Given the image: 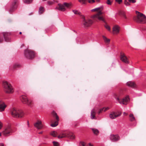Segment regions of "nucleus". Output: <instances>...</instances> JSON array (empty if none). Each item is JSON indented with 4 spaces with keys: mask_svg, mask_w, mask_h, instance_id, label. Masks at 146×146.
<instances>
[{
    "mask_svg": "<svg viewBox=\"0 0 146 146\" xmlns=\"http://www.w3.org/2000/svg\"><path fill=\"white\" fill-rule=\"evenodd\" d=\"M136 12L137 16L134 17V20L138 23H146V17L145 15L137 11Z\"/></svg>",
    "mask_w": 146,
    "mask_h": 146,
    "instance_id": "f257e3e1",
    "label": "nucleus"
},
{
    "mask_svg": "<svg viewBox=\"0 0 146 146\" xmlns=\"http://www.w3.org/2000/svg\"><path fill=\"white\" fill-rule=\"evenodd\" d=\"M11 112L12 116L15 117L21 118L24 115V113L22 111L15 108L11 110Z\"/></svg>",
    "mask_w": 146,
    "mask_h": 146,
    "instance_id": "f03ea898",
    "label": "nucleus"
},
{
    "mask_svg": "<svg viewBox=\"0 0 146 146\" xmlns=\"http://www.w3.org/2000/svg\"><path fill=\"white\" fill-rule=\"evenodd\" d=\"M119 95L118 94H115L113 95L114 97L116 100V102L117 103L119 102L121 104L126 105L129 100V98L128 96H126L121 100H119Z\"/></svg>",
    "mask_w": 146,
    "mask_h": 146,
    "instance_id": "7ed1b4c3",
    "label": "nucleus"
},
{
    "mask_svg": "<svg viewBox=\"0 0 146 146\" xmlns=\"http://www.w3.org/2000/svg\"><path fill=\"white\" fill-rule=\"evenodd\" d=\"M75 137V136L72 133L68 131L62 132L58 137V139L64 137H68L71 139H74Z\"/></svg>",
    "mask_w": 146,
    "mask_h": 146,
    "instance_id": "20e7f679",
    "label": "nucleus"
},
{
    "mask_svg": "<svg viewBox=\"0 0 146 146\" xmlns=\"http://www.w3.org/2000/svg\"><path fill=\"white\" fill-rule=\"evenodd\" d=\"M3 85L5 92L7 93H11L13 92V88L11 85L7 81H3Z\"/></svg>",
    "mask_w": 146,
    "mask_h": 146,
    "instance_id": "39448f33",
    "label": "nucleus"
},
{
    "mask_svg": "<svg viewBox=\"0 0 146 146\" xmlns=\"http://www.w3.org/2000/svg\"><path fill=\"white\" fill-rule=\"evenodd\" d=\"M25 56L28 59H32L35 56L34 52L29 50H27L24 51Z\"/></svg>",
    "mask_w": 146,
    "mask_h": 146,
    "instance_id": "423d86ee",
    "label": "nucleus"
},
{
    "mask_svg": "<svg viewBox=\"0 0 146 146\" xmlns=\"http://www.w3.org/2000/svg\"><path fill=\"white\" fill-rule=\"evenodd\" d=\"M20 98L23 103L26 104L28 106H30L31 105L32 101L31 100H28L26 96L22 95L20 97Z\"/></svg>",
    "mask_w": 146,
    "mask_h": 146,
    "instance_id": "0eeeda50",
    "label": "nucleus"
},
{
    "mask_svg": "<svg viewBox=\"0 0 146 146\" xmlns=\"http://www.w3.org/2000/svg\"><path fill=\"white\" fill-rule=\"evenodd\" d=\"M82 24L84 27H87L90 26L93 23V21L90 19L86 20L84 16L82 17Z\"/></svg>",
    "mask_w": 146,
    "mask_h": 146,
    "instance_id": "6e6552de",
    "label": "nucleus"
},
{
    "mask_svg": "<svg viewBox=\"0 0 146 146\" xmlns=\"http://www.w3.org/2000/svg\"><path fill=\"white\" fill-rule=\"evenodd\" d=\"M52 114L53 116L55 117L56 121L54 123L51 124L50 125L52 127H55L58 124V121L59 120V117L57 115L56 113L54 111H53L52 112Z\"/></svg>",
    "mask_w": 146,
    "mask_h": 146,
    "instance_id": "1a4fd4ad",
    "label": "nucleus"
},
{
    "mask_svg": "<svg viewBox=\"0 0 146 146\" xmlns=\"http://www.w3.org/2000/svg\"><path fill=\"white\" fill-rule=\"evenodd\" d=\"M102 13V11H99L97 14L93 16V18H96L99 21H102L104 22H105V21L103 17L100 16Z\"/></svg>",
    "mask_w": 146,
    "mask_h": 146,
    "instance_id": "9d476101",
    "label": "nucleus"
},
{
    "mask_svg": "<svg viewBox=\"0 0 146 146\" xmlns=\"http://www.w3.org/2000/svg\"><path fill=\"white\" fill-rule=\"evenodd\" d=\"M11 131L10 126L9 125L5 128V130L3 131L2 133L4 136H7L9 135Z\"/></svg>",
    "mask_w": 146,
    "mask_h": 146,
    "instance_id": "9b49d317",
    "label": "nucleus"
},
{
    "mask_svg": "<svg viewBox=\"0 0 146 146\" xmlns=\"http://www.w3.org/2000/svg\"><path fill=\"white\" fill-rule=\"evenodd\" d=\"M58 7H56L55 8L56 10H60L62 11H66V8H65L63 3L62 4L59 3L58 4Z\"/></svg>",
    "mask_w": 146,
    "mask_h": 146,
    "instance_id": "f8f14e48",
    "label": "nucleus"
},
{
    "mask_svg": "<svg viewBox=\"0 0 146 146\" xmlns=\"http://www.w3.org/2000/svg\"><path fill=\"white\" fill-rule=\"evenodd\" d=\"M121 113L117 114L116 113L114 112H111L110 115V117L111 119H114L117 117L120 116Z\"/></svg>",
    "mask_w": 146,
    "mask_h": 146,
    "instance_id": "ddd939ff",
    "label": "nucleus"
},
{
    "mask_svg": "<svg viewBox=\"0 0 146 146\" xmlns=\"http://www.w3.org/2000/svg\"><path fill=\"white\" fill-rule=\"evenodd\" d=\"M34 126L37 129H41L43 127V125L41 121H38L35 124Z\"/></svg>",
    "mask_w": 146,
    "mask_h": 146,
    "instance_id": "4468645a",
    "label": "nucleus"
},
{
    "mask_svg": "<svg viewBox=\"0 0 146 146\" xmlns=\"http://www.w3.org/2000/svg\"><path fill=\"white\" fill-rule=\"evenodd\" d=\"M110 139L113 141H115L118 140L119 137L118 135L111 134L110 137Z\"/></svg>",
    "mask_w": 146,
    "mask_h": 146,
    "instance_id": "2eb2a0df",
    "label": "nucleus"
},
{
    "mask_svg": "<svg viewBox=\"0 0 146 146\" xmlns=\"http://www.w3.org/2000/svg\"><path fill=\"white\" fill-rule=\"evenodd\" d=\"M120 29V27L118 25H114L113 28V33L115 34H118L119 32Z\"/></svg>",
    "mask_w": 146,
    "mask_h": 146,
    "instance_id": "dca6fc26",
    "label": "nucleus"
},
{
    "mask_svg": "<svg viewBox=\"0 0 146 146\" xmlns=\"http://www.w3.org/2000/svg\"><path fill=\"white\" fill-rule=\"evenodd\" d=\"M120 59L123 62L126 63H129L127 58L124 54H121L120 56Z\"/></svg>",
    "mask_w": 146,
    "mask_h": 146,
    "instance_id": "f3484780",
    "label": "nucleus"
},
{
    "mask_svg": "<svg viewBox=\"0 0 146 146\" xmlns=\"http://www.w3.org/2000/svg\"><path fill=\"white\" fill-rule=\"evenodd\" d=\"M6 107V105L4 102L0 101V111H4Z\"/></svg>",
    "mask_w": 146,
    "mask_h": 146,
    "instance_id": "a211bd4d",
    "label": "nucleus"
},
{
    "mask_svg": "<svg viewBox=\"0 0 146 146\" xmlns=\"http://www.w3.org/2000/svg\"><path fill=\"white\" fill-rule=\"evenodd\" d=\"M3 34L5 40L7 42L10 41V39L7 37V36L9 35V34L7 32H3Z\"/></svg>",
    "mask_w": 146,
    "mask_h": 146,
    "instance_id": "6ab92c4d",
    "label": "nucleus"
},
{
    "mask_svg": "<svg viewBox=\"0 0 146 146\" xmlns=\"http://www.w3.org/2000/svg\"><path fill=\"white\" fill-rule=\"evenodd\" d=\"M104 9V7L103 6H101L100 7H97L94 9H92L91 11L92 12L94 11H102Z\"/></svg>",
    "mask_w": 146,
    "mask_h": 146,
    "instance_id": "aec40b11",
    "label": "nucleus"
},
{
    "mask_svg": "<svg viewBox=\"0 0 146 146\" xmlns=\"http://www.w3.org/2000/svg\"><path fill=\"white\" fill-rule=\"evenodd\" d=\"M127 85L129 86L132 88L134 87L135 86V84L133 82L129 81L127 83Z\"/></svg>",
    "mask_w": 146,
    "mask_h": 146,
    "instance_id": "412c9836",
    "label": "nucleus"
},
{
    "mask_svg": "<svg viewBox=\"0 0 146 146\" xmlns=\"http://www.w3.org/2000/svg\"><path fill=\"white\" fill-rule=\"evenodd\" d=\"M65 8H70L72 6V3H67L64 2L63 3Z\"/></svg>",
    "mask_w": 146,
    "mask_h": 146,
    "instance_id": "4be33fe9",
    "label": "nucleus"
},
{
    "mask_svg": "<svg viewBox=\"0 0 146 146\" xmlns=\"http://www.w3.org/2000/svg\"><path fill=\"white\" fill-rule=\"evenodd\" d=\"M96 111L94 109H93L91 111V118L92 119L94 118Z\"/></svg>",
    "mask_w": 146,
    "mask_h": 146,
    "instance_id": "5701e85b",
    "label": "nucleus"
},
{
    "mask_svg": "<svg viewBox=\"0 0 146 146\" xmlns=\"http://www.w3.org/2000/svg\"><path fill=\"white\" fill-rule=\"evenodd\" d=\"M129 119L130 121H135V118L133 114L131 113L129 115Z\"/></svg>",
    "mask_w": 146,
    "mask_h": 146,
    "instance_id": "b1692460",
    "label": "nucleus"
},
{
    "mask_svg": "<svg viewBox=\"0 0 146 146\" xmlns=\"http://www.w3.org/2000/svg\"><path fill=\"white\" fill-rule=\"evenodd\" d=\"M119 14L122 15L123 18L125 19H127V17L126 16L125 13L123 11H120L119 13Z\"/></svg>",
    "mask_w": 146,
    "mask_h": 146,
    "instance_id": "393cba45",
    "label": "nucleus"
},
{
    "mask_svg": "<svg viewBox=\"0 0 146 146\" xmlns=\"http://www.w3.org/2000/svg\"><path fill=\"white\" fill-rule=\"evenodd\" d=\"M103 38L104 42L106 43H109L110 42V40L108 39L106 36H103Z\"/></svg>",
    "mask_w": 146,
    "mask_h": 146,
    "instance_id": "a878e982",
    "label": "nucleus"
},
{
    "mask_svg": "<svg viewBox=\"0 0 146 146\" xmlns=\"http://www.w3.org/2000/svg\"><path fill=\"white\" fill-rule=\"evenodd\" d=\"M92 130L94 133L96 135H97L99 132L98 130L96 129L93 128Z\"/></svg>",
    "mask_w": 146,
    "mask_h": 146,
    "instance_id": "bb28decb",
    "label": "nucleus"
},
{
    "mask_svg": "<svg viewBox=\"0 0 146 146\" xmlns=\"http://www.w3.org/2000/svg\"><path fill=\"white\" fill-rule=\"evenodd\" d=\"M44 11V9L43 7H40L39 9L38 12L39 13L42 14Z\"/></svg>",
    "mask_w": 146,
    "mask_h": 146,
    "instance_id": "cd10ccee",
    "label": "nucleus"
},
{
    "mask_svg": "<svg viewBox=\"0 0 146 146\" xmlns=\"http://www.w3.org/2000/svg\"><path fill=\"white\" fill-rule=\"evenodd\" d=\"M18 2V0H15L13 2V3L12 4V6L14 8H15L16 7V4Z\"/></svg>",
    "mask_w": 146,
    "mask_h": 146,
    "instance_id": "c85d7f7f",
    "label": "nucleus"
},
{
    "mask_svg": "<svg viewBox=\"0 0 146 146\" xmlns=\"http://www.w3.org/2000/svg\"><path fill=\"white\" fill-rule=\"evenodd\" d=\"M50 135L54 137H56L57 135L56 132L54 131L51 132Z\"/></svg>",
    "mask_w": 146,
    "mask_h": 146,
    "instance_id": "c756f323",
    "label": "nucleus"
},
{
    "mask_svg": "<svg viewBox=\"0 0 146 146\" xmlns=\"http://www.w3.org/2000/svg\"><path fill=\"white\" fill-rule=\"evenodd\" d=\"M23 2L26 4H29L31 3L32 0H23Z\"/></svg>",
    "mask_w": 146,
    "mask_h": 146,
    "instance_id": "7c9ffc66",
    "label": "nucleus"
},
{
    "mask_svg": "<svg viewBox=\"0 0 146 146\" xmlns=\"http://www.w3.org/2000/svg\"><path fill=\"white\" fill-rule=\"evenodd\" d=\"M78 1L82 4H86V0H78Z\"/></svg>",
    "mask_w": 146,
    "mask_h": 146,
    "instance_id": "2f4dec72",
    "label": "nucleus"
},
{
    "mask_svg": "<svg viewBox=\"0 0 146 146\" xmlns=\"http://www.w3.org/2000/svg\"><path fill=\"white\" fill-rule=\"evenodd\" d=\"M73 12L76 14L80 15V12H79L78 11L76 10H72Z\"/></svg>",
    "mask_w": 146,
    "mask_h": 146,
    "instance_id": "473e14b6",
    "label": "nucleus"
},
{
    "mask_svg": "<svg viewBox=\"0 0 146 146\" xmlns=\"http://www.w3.org/2000/svg\"><path fill=\"white\" fill-rule=\"evenodd\" d=\"M124 3V4L126 6H129L130 5V4L127 0H125Z\"/></svg>",
    "mask_w": 146,
    "mask_h": 146,
    "instance_id": "72a5a7b5",
    "label": "nucleus"
},
{
    "mask_svg": "<svg viewBox=\"0 0 146 146\" xmlns=\"http://www.w3.org/2000/svg\"><path fill=\"white\" fill-rule=\"evenodd\" d=\"M54 1H48L47 3L49 5H51L53 4L54 3Z\"/></svg>",
    "mask_w": 146,
    "mask_h": 146,
    "instance_id": "f704fd0d",
    "label": "nucleus"
},
{
    "mask_svg": "<svg viewBox=\"0 0 146 146\" xmlns=\"http://www.w3.org/2000/svg\"><path fill=\"white\" fill-rule=\"evenodd\" d=\"M52 143L53 144V145L55 146H58V142L53 141L52 142Z\"/></svg>",
    "mask_w": 146,
    "mask_h": 146,
    "instance_id": "c9c22d12",
    "label": "nucleus"
},
{
    "mask_svg": "<svg viewBox=\"0 0 146 146\" xmlns=\"http://www.w3.org/2000/svg\"><path fill=\"white\" fill-rule=\"evenodd\" d=\"M106 3L108 5H111L112 3V2L110 0H107Z\"/></svg>",
    "mask_w": 146,
    "mask_h": 146,
    "instance_id": "e433bc0d",
    "label": "nucleus"
},
{
    "mask_svg": "<svg viewBox=\"0 0 146 146\" xmlns=\"http://www.w3.org/2000/svg\"><path fill=\"white\" fill-rule=\"evenodd\" d=\"M105 27L109 31H110V28L108 25H106L105 26Z\"/></svg>",
    "mask_w": 146,
    "mask_h": 146,
    "instance_id": "4c0bfd02",
    "label": "nucleus"
},
{
    "mask_svg": "<svg viewBox=\"0 0 146 146\" xmlns=\"http://www.w3.org/2000/svg\"><path fill=\"white\" fill-rule=\"evenodd\" d=\"M129 2L134 3L136 2V0H128Z\"/></svg>",
    "mask_w": 146,
    "mask_h": 146,
    "instance_id": "58836bf2",
    "label": "nucleus"
},
{
    "mask_svg": "<svg viewBox=\"0 0 146 146\" xmlns=\"http://www.w3.org/2000/svg\"><path fill=\"white\" fill-rule=\"evenodd\" d=\"M80 146H85V143L83 142H82L80 143Z\"/></svg>",
    "mask_w": 146,
    "mask_h": 146,
    "instance_id": "ea45409f",
    "label": "nucleus"
},
{
    "mask_svg": "<svg viewBox=\"0 0 146 146\" xmlns=\"http://www.w3.org/2000/svg\"><path fill=\"white\" fill-rule=\"evenodd\" d=\"M3 126V124L2 122L0 121V129H1Z\"/></svg>",
    "mask_w": 146,
    "mask_h": 146,
    "instance_id": "a19ab883",
    "label": "nucleus"
},
{
    "mask_svg": "<svg viewBox=\"0 0 146 146\" xmlns=\"http://www.w3.org/2000/svg\"><path fill=\"white\" fill-rule=\"evenodd\" d=\"M88 2L89 3H94L95 2V1L94 0H91V1L89 0Z\"/></svg>",
    "mask_w": 146,
    "mask_h": 146,
    "instance_id": "79ce46f5",
    "label": "nucleus"
},
{
    "mask_svg": "<svg viewBox=\"0 0 146 146\" xmlns=\"http://www.w3.org/2000/svg\"><path fill=\"white\" fill-rule=\"evenodd\" d=\"M115 1L119 3H120L122 2V0H115Z\"/></svg>",
    "mask_w": 146,
    "mask_h": 146,
    "instance_id": "37998d69",
    "label": "nucleus"
},
{
    "mask_svg": "<svg viewBox=\"0 0 146 146\" xmlns=\"http://www.w3.org/2000/svg\"><path fill=\"white\" fill-rule=\"evenodd\" d=\"M109 108L108 107H107V108H104V111H106L108 110L109 109Z\"/></svg>",
    "mask_w": 146,
    "mask_h": 146,
    "instance_id": "c03bdc74",
    "label": "nucleus"
},
{
    "mask_svg": "<svg viewBox=\"0 0 146 146\" xmlns=\"http://www.w3.org/2000/svg\"><path fill=\"white\" fill-rule=\"evenodd\" d=\"M3 41V39L2 38H0V42H1Z\"/></svg>",
    "mask_w": 146,
    "mask_h": 146,
    "instance_id": "a18cd8bd",
    "label": "nucleus"
},
{
    "mask_svg": "<svg viewBox=\"0 0 146 146\" xmlns=\"http://www.w3.org/2000/svg\"><path fill=\"white\" fill-rule=\"evenodd\" d=\"M0 146H4V144L3 143H0Z\"/></svg>",
    "mask_w": 146,
    "mask_h": 146,
    "instance_id": "49530a36",
    "label": "nucleus"
},
{
    "mask_svg": "<svg viewBox=\"0 0 146 146\" xmlns=\"http://www.w3.org/2000/svg\"><path fill=\"white\" fill-rule=\"evenodd\" d=\"M104 108H102V109H100V111H102L104 109Z\"/></svg>",
    "mask_w": 146,
    "mask_h": 146,
    "instance_id": "de8ad7c7",
    "label": "nucleus"
},
{
    "mask_svg": "<svg viewBox=\"0 0 146 146\" xmlns=\"http://www.w3.org/2000/svg\"><path fill=\"white\" fill-rule=\"evenodd\" d=\"M123 114L124 115H127V113H126L125 112H124L123 113Z\"/></svg>",
    "mask_w": 146,
    "mask_h": 146,
    "instance_id": "09e8293b",
    "label": "nucleus"
},
{
    "mask_svg": "<svg viewBox=\"0 0 146 146\" xmlns=\"http://www.w3.org/2000/svg\"><path fill=\"white\" fill-rule=\"evenodd\" d=\"M43 132L42 131H40L39 133V134H41Z\"/></svg>",
    "mask_w": 146,
    "mask_h": 146,
    "instance_id": "8fccbe9b",
    "label": "nucleus"
},
{
    "mask_svg": "<svg viewBox=\"0 0 146 146\" xmlns=\"http://www.w3.org/2000/svg\"><path fill=\"white\" fill-rule=\"evenodd\" d=\"M102 111H100H100L98 112V114H99Z\"/></svg>",
    "mask_w": 146,
    "mask_h": 146,
    "instance_id": "3c124183",
    "label": "nucleus"
},
{
    "mask_svg": "<svg viewBox=\"0 0 146 146\" xmlns=\"http://www.w3.org/2000/svg\"><path fill=\"white\" fill-rule=\"evenodd\" d=\"M89 146H93L90 143H89Z\"/></svg>",
    "mask_w": 146,
    "mask_h": 146,
    "instance_id": "603ef678",
    "label": "nucleus"
},
{
    "mask_svg": "<svg viewBox=\"0 0 146 146\" xmlns=\"http://www.w3.org/2000/svg\"><path fill=\"white\" fill-rule=\"evenodd\" d=\"M1 133H0V136H1Z\"/></svg>",
    "mask_w": 146,
    "mask_h": 146,
    "instance_id": "864d4df0",
    "label": "nucleus"
},
{
    "mask_svg": "<svg viewBox=\"0 0 146 146\" xmlns=\"http://www.w3.org/2000/svg\"><path fill=\"white\" fill-rule=\"evenodd\" d=\"M22 34V32H20L19 33V34Z\"/></svg>",
    "mask_w": 146,
    "mask_h": 146,
    "instance_id": "5fc2aeb1",
    "label": "nucleus"
},
{
    "mask_svg": "<svg viewBox=\"0 0 146 146\" xmlns=\"http://www.w3.org/2000/svg\"><path fill=\"white\" fill-rule=\"evenodd\" d=\"M10 11H12V9H10Z\"/></svg>",
    "mask_w": 146,
    "mask_h": 146,
    "instance_id": "6e6d98bb",
    "label": "nucleus"
},
{
    "mask_svg": "<svg viewBox=\"0 0 146 146\" xmlns=\"http://www.w3.org/2000/svg\"><path fill=\"white\" fill-rule=\"evenodd\" d=\"M97 1L98 2H99L100 1V0H97Z\"/></svg>",
    "mask_w": 146,
    "mask_h": 146,
    "instance_id": "4d7b16f0",
    "label": "nucleus"
}]
</instances>
